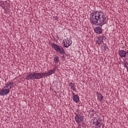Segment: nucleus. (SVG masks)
I'll use <instances>...</instances> for the list:
<instances>
[{"label":"nucleus","instance_id":"nucleus-27","mask_svg":"<svg viewBox=\"0 0 128 128\" xmlns=\"http://www.w3.org/2000/svg\"><path fill=\"white\" fill-rule=\"evenodd\" d=\"M126 2L128 4V0H126Z\"/></svg>","mask_w":128,"mask_h":128},{"label":"nucleus","instance_id":"nucleus-17","mask_svg":"<svg viewBox=\"0 0 128 128\" xmlns=\"http://www.w3.org/2000/svg\"><path fill=\"white\" fill-rule=\"evenodd\" d=\"M70 88L71 90H72L74 92H76V87H74V86H70Z\"/></svg>","mask_w":128,"mask_h":128},{"label":"nucleus","instance_id":"nucleus-7","mask_svg":"<svg viewBox=\"0 0 128 128\" xmlns=\"http://www.w3.org/2000/svg\"><path fill=\"white\" fill-rule=\"evenodd\" d=\"M5 86H4V88L8 89V86H10V88H12V86H14V82H8L5 84Z\"/></svg>","mask_w":128,"mask_h":128},{"label":"nucleus","instance_id":"nucleus-19","mask_svg":"<svg viewBox=\"0 0 128 128\" xmlns=\"http://www.w3.org/2000/svg\"><path fill=\"white\" fill-rule=\"evenodd\" d=\"M54 20H58V16H54L53 17Z\"/></svg>","mask_w":128,"mask_h":128},{"label":"nucleus","instance_id":"nucleus-9","mask_svg":"<svg viewBox=\"0 0 128 128\" xmlns=\"http://www.w3.org/2000/svg\"><path fill=\"white\" fill-rule=\"evenodd\" d=\"M26 78L28 80H34V72L30 74Z\"/></svg>","mask_w":128,"mask_h":128},{"label":"nucleus","instance_id":"nucleus-13","mask_svg":"<svg viewBox=\"0 0 128 128\" xmlns=\"http://www.w3.org/2000/svg\"><path fill=\"white\" fill-rule=\"evenodd\" d=\"M93 124H95L96 126H98L100 128L102 124V122H98V120H96V121H94Z\"/></svg>","mask_w":128,"mask_h":128},{"label":"nucleus","instance_id":"nucleus-25","mask_svg":"<svg viewBox=\"0 0 128 128\" xmlns=\"http://www.w3.org/2000/svg\"><path fill=\"white\" fill-rule=\"evenodd\" d=\"M102 124V128H104V125L103 124Z\"/></svg>","mask_w":128,"mask_h":128},{"label":"nucleus","instance_id":"nucleus-31","mask_svg":"<svg viewBox=\"0 0 128 128\" xmlns=\"http://www.w3.org/2000/svg\"><path fill=\"white\" fill-rule=\"evenodd\" d=\"M96 128H98L97 127H96Z\"/></svg>","mask_w":128,"mask_h":128},{"label":"nucleus","instance_id":"nucleus-26","mask_svg":"<svg viewBox=\"0 0 128 128\" xmlns=\"http://www.w3.org/2000/svg\"><path fill=\"white\" fill-rule=\"evenodd\" d=\"M62 58H64V56H62Z\"/></svg>","mask_w":128,"mask_h":128},{"label":"nucleus","instance_id":"nucleus-15","mask_svg":"<svg viewBox=\"0 0 128 128\" xmlns=\"http://www.w3.org/2000/svg\"><path fill=\"white\" fill-rule=\"evenodd\" d=\"M54 64H58L60 62V58L58 56H56L54 59Z\"/></svg>","mask_w":128,"mask_h":128},{"label":"nucleus","instance_id":"nucleus-8","mask_svg":"<svg viewBox=\"0 0 128 128\" xmlns=\"http://www.w3.org/2000/svg\"><path fill=\"white\" fill-rule=\"evenodd\" d=\"M94 31L96 34H100L102 33V28L100 26L96 27L94 29Z\"/></svg>","mask_w":128,"mask_h":128},{"label":"nucleus","instance_id":"nucleus-4","mask_svg":"<svg viewBox=\"0 0 128 128\" xmlns=\"http://www.w3.org/2000/svg\"><path fill=\"white\" fill-rule=\"evenodd\" d=\"M75 120L78 124H80L84 120V116L80 114H76L75 116Z\"/></svg>","mask_w":128,"mask_h":128},{"label":"nucleus","instance_id":"nucleus-21","mask_svg":"<svg viewBox=\"0 0 128 128\" xmlns=\"http://www.w3.org/2000/svg\"><path fill=\"white\" fill-rule=\"evenodd\" d=\"M50 75L48 74V72H45L44 73V76L46 77V76H48Z\"/></svg>","mask_w":128,"mask_h":128},{"label":"nucleus","instance_id":"nucleus-20","mask_svg":"<svg viewBox=\"0 0 128 128\" xmlns=\"http://www.w3.org/2000/svg\"><path fill=\"white\" fill-rule=\"evenodd\" d=\"M126 64H126V63L124 62V64H123V66H124V68H127V70H128V66H126Z\"/></svg>","mask_w":128,"mask_h":128},{"label":"nucleus","instance_id":"nucleus-29","mask_svg":"<svg viewBox=\"0 0 128 128\" xmlns=\"http://www.w3.org/2000/svg\"><path fill=\"white\" fill-rule=\"evenodd\" d=\"M127 52H128V50H127Z\"/></svg>","mask_w":128,"mask_h":128},{"label":"nucleus","instance_id":"nucleus-14","mask_svg":"<svg viewBox=\"0 0 128 128\" xmlns=\"http://www.w3.org/2000/svg\"><path fill=\"white\" fill-rule=\"evenodd\" d=\"M40 73H35L34 72V80H40Z\"/></svg>","mask_w":128,"mask_h":128},{"label":"nucleus","instance_id":"nucleus-24","mask_svg":"<svg viewBox=\"0 0 128 128\" xmlns=\"http://www.w3.org/2000/svg\"><path fill=\"white\" fill-rule=\"evenodd\" d=\"M4 2H2L0 4H4Z\"/></svg>","mask_w":128,"mask_h":128},{"label":"nucleus","instance_id":"nucleus-16","mask_svg":"<svg viewBox=\"0 0 128 128\" xmlns=\"http://www.w3.org/2000/svg\"><path fill=\"white\" fill-rule=\"evenodd\" d=\"M54 70H50L48 72V74H49V76H50V74H54Z\"/></svg>","mask_w":128,"mask_h":128},{"label":"nucleus","instance_id":"nucleus-12","mask_svg":"<svg viewBox=\"0 0 128 128\" xmlns=\"http://www.w3.org/2000/svg\"><path fill=\"white\" fill-rule=\"evenodd\" d=\"M98 100H99V102H102L104 98V96L102 94L98 93V92H96Z\"/></svg>","mask_w":128,"mask_h":128},{"label":"nucleus","instance_id":"nucleus-2","mask_svg":"<svg viewBox=\"0 0 128 128\" xmlns=\"http://www.w3.org/2000/svg\"><path fill=\"white\" fill-rule=\"evenodd\" d=\"M51 46L52 48L60 54H66V51H64V49L62 46L53 42L51 44Z\"/></svg>","mask_w":128,"mask_h":128},{"label":"nucleus","instance_id":"nucleus-5","mask_svg":"<svg viewBox=\"0 0 128 128\" xmlns=\"http://www.w3.org/2000/svg\"><path fill=\"white\" fill-rule=\"evenodd\" d=\"M8 94H10V90L7 88H3L0 90V96H6Z\"/></svg>","mask_w":128,"mask_h":128},{"label":"nucleus","instance_id":"nucleus-23","mask_svg":"<svg viewBox=\"0 0 128 128\" xmlns=\"http://www.w3.org/2000/svg\"><path fill=\"white\" fill-rule=\"evenodd\" d=\"M106 40V38L104 36L103 37V40Z\"/></svg>","mask_w":128,"mask_h":128},{"label":"nucleus","instance_id":"nucleus-1","mask_svg":"<svg viewBox=\"0 0 128 128\" xmlns=\"http://www.w3.org/2000/svg\"><path fill=\"white\" fill-rule=\"evenodd\" d=\"M92 16L90 18V22L92 26H102L106 24V18L104 15V13L102 12H95L91 14Z\"/></svg>","mask_w":128,"mask_h":128},{"label":"nucleus","instance_id":"nucleus-32","mask_svg":"<svg viewBox=\"0 0 128 128\" xmlns=\"http://www.w3.org/2000/svg\"><path fill=\"white\" fill-rule=\"evenodd\" d=\"M1 6V5L0 4V6Z\"/></svg>","mask_w":128,"mask_h":128},{"label":"nucleus","instance_id":"nucleus-6","mask_svg":"<svg viewBox=\"0 0 128 128\" xmlns=\"http://www.w3.org/2000/svg\"><path fill=\"white\" fill-rule=\"evenodd\" d=\"M119 55L120 58H128V50H121L119 51Z\"/></svg>","mask_w":128,"mask_h":128},{"label":"nucleus","instance_id":"nucleus-28","mask_svg":"<svg viewBox=\"0 0 128 128\" xmlns=\"http://www.w3.org/2000/svg\"><path fill=\"white\" fill-rule=\"evenodd\" d=\"M96 120V118H94V120Z\"/></svg>","mask_w":128,"mask_h":128},{"label":"nucleus","instance_id":"nucleus-18","mask_svg":"<svg viewBox=\"0 0 128 128\" xmlns=\"http://www.w3.org/2000/svg\"><path fill=\"white\" fill-rule=\"evenodd\" d=\"M40 78H44V73H40Z\"/></svg>","mask_w":128,"mask_h":128},{"label":"nucleus","instance_id":"nucleus-10","mask_svg":"<svg viewBox=\"0 0 128 128\" xmlns=\"http://www.w3.org/2000/svg\"><path fill=\"white\" fill-rule=\"evenodd\" d=\"M96 44H98L99 45L102 44L104 42V37L100 36L98 38V40L96 41Z\"/></svg>","mask_w":128,"mask_h":128},{"label":"nucleus","instance_id":"nucleus-22","mask_svg":"<svg viewBox=\"0 0 128 128\" xmlns=\"http://www.w3.org/2000/svg\"><path fill=\"white\" fill-rule=\"evenodd\" d=\"M69 86H74V84H73L72 82H71L69 84Z\"/></svg>","mask_w":128,"mask_h":128},{"label":"nucleus","instance_id":"nucleus-11","mask_svg":"<svg viewBox=\"0 0 128 128\" xmlns=\"http://www.w3.org/2000/svg\"><path fill=\"white\" fill-rule=\"evenodd\" d=\"M73 94L72 98L74 102H78L80 100V97H78V95L75 94L74 92H73Z\"/></svg>","mask_w":128,"mask_h":128},{"label":"nucleus","instance_id":"nucleus-3","mask_svg":"<svg viewBox=\"0 0 128 128\" xmlns=\"http://www.w3.org/2000/svg\"><path fill=\"white\" fill-rule=\"evenodd\" d=\"M62 42L64 48H68L70 46H72V41L70 38H66V40H63Z\"/></svg>","mask_w":128,"mask_h":128},{"label":"nucleus","instance_id":"nucleus-30","mask_svg":"<svg viewBox=\"0 0 128 128\" xmlns=\"http://www.w3.org/2000/svg\"><path fill=\"white\" fill-rule=\"evenodd\" d=\"M0 2H1V1H0Z\"/></svg>","mask_w":128,"mask_h":128}]
</instances>
